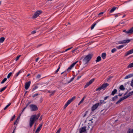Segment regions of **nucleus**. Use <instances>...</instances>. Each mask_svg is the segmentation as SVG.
Returning a JSON list of instances; mask_svg holds the SVG:
<instances>
[{"instance_id":"1","label":"nucleus","mask_w":133,"mask_h":133,"mask_svg":"<svg viewBox=\"0 0 133 133\" xmlns=\"http://www.w3.org/2000/svg\"><path fill=\"white\" fill-rule=\"evenodd\" d=\"M40 116V114L39 113L37 115H33L31 116L29 121L30 128H31L32 127L35 122L38 119Z\"/></svg>"},{"instance_id":"2","label":"nucleus","mask_w":133,"mask_h":133,"mask_svg":"<svg viewBox=\"0 0 133 133\" xmlns=\"http://www.w3.org/2000/svg\"><path fill=\"white\" fill-rule=\"evenodd\" d=\"M93 54H91L87 55L83 60V63L84 64H86L88 63L89 61L92 57Z\"/></svg>"},{"instance_id":"3","label":"nucleus","mask_w":133,"mask_h":133,"mask_svg":"<svg viewBox=\"0 0 133 133\" xmlns=\"http://www.w3.org/2000/svg\"><path fill=\"white\" fill-rule=\"evenodd\" d=\"M42 11L41 10H38L32 16V18L35 19L39 15L42 13Z\"/></svg>"},{"instance_id":"4","label":"nucleus","mask_w":133,"mask_h":133,"mask_svg":"<svg viewBox=\"0 0 133 133\" xmlns=\"http://www.w3.org/2000/svg\"><path fill=\"white\" fill-rule=\"evenodd\" d=\"M29 107L31 109V111H35L38 110V108L37 106L35 104H31Z\"/></svg>"},{"instance_id":"5","label":"nucleus","mask_w":133,"mask_h":133,"mask_svg":"<svg viewBox=\"0 0 133 133\" xmlns=\"http://www.w3.org/2000/svg\"><path fill=\"white\" fill-rule=\"evenodd\" d=\"M86 127L84 126L81 127L79 129V133H83V132H85L86 131Z\"/></svg>"},{"instance_id":"6","label":"nucleus","mask_w":133,"mask_h":133,"mask_svg":"<svg viewBox=\"0 0 133 133\" xmlns=\"http://www.w3.org/2000/svg\"><path fill=\"white\" fill-rule=\"evenodd\" d=\"M99 103H97L95 104L94 105H93L91 108V110L92 111H94L99 106Z\"/></svg>"},{"instance_id":"7","label":"nucleus","mask_w":133,"mask_h":133,"mask_svg":"<svg viewBox=\"0 0 133 133\" xmlns=\"http://www.w3.org/2000/svg\"><path fill=\"white\" fill-rule=\"evenodd\" d=\"M131 39H127L126 40H123L119 41V44H125L128 43L130 42Z\"/></svg>"},{"instance_id":"8","label":"nucleus","mask_w":133,"mask_h":133,"mask_svg":"<svg viewBox=\"0 0 133 133\" xmlns=\"http://www.w3.org/2000/svg\"><path fill=\"white\" fill-rule=\"evenodd\" d=\"M78 62V61L72 64H71L70 66L69 67L67 70V71H69V70H70Z\"/></svg>"},{"instance_id":"9","label":"nucleus","mask_w":133,"mask_h":133,"mask_svg":"<svg viewBox=\"0 0 133 133\" xmlns=\"http://www.w3.org/2000/svg\"><path fill=\"white\" fill-rule=\"evenodd\" d=\"M31 84V82L29 81L27 82H26L25 85V88L26 90H27L29 87L30 86Z\"/></svg>"},{"instance_id":"10","label":"nucleus","mask_w":133,"mask_h":133,"mask_svg":"<svg viewBox=\"0 0 133 133\" xmlns=\"http://www.w3.org/2000/svg\"><path fill=\"white\" fill-rule=\"evenodd\" d=\"M42 125L43 124H40L39 125V127L36 129L35 133H39L42 128Z\"/></svg>"},{"instance_id":"11","label":"nucleus","mask_w":133,"mask_h":133,"mask_svg":"<svg viewBox=\"0 0 133 133\" xmlns=\"http://www.w3.org/2000/svg\"><path fill=\"white\" fill-rule=\"evenodd\" d=\"M133 53V49H131L126 52L124 55V56L126 57L128 55Z\"/></svg>"},{"instance_id":"12","label":"nucleus","mask_w":133,"mask_h":133,"mask_svg":"<svg viewBox=\"0 0 133 133\" xmlns=\"http://www.w3.org/2000/svg\"><path fill=\"white\" fill-rule=\"evenodd\" d=\"M126 99V97L125 96L123 97H121V98L119 99L118 100L116 103V104H117L119 103L120 102L122 101L123 100H124V99Z\"/></svg>"},{"instance_id":"13","label":"nucleus","mask_w":133,"mask_h":133,"mask_svg":"<svg viewBox=\"0 0 133 133\" xmlns=\"http://www.w3.org/2000/svg\"><path fill=\"white\" fill-rule=\"evenodd\" d=\"M109 84L107 83H104L102 85L101 87L103 89L105 88L108 86L109 85Z\"/></svg>"},{"instance_id":"14","label":"nucleus","mask_w":133,"mask_h":133,"mask_svg":"<svg viewBox=\"0 0 133 133\" xmlns=\"http://www.w3.org/2000/svg\"><path fill=\"white\" fill-rule=\"evenodd\" d=\"M128 34H131L133 33V26L129 29L127 32Z\"/></svg>"},{"instance_id":"15","label":"nucleus","mask_w":133,"mask_h":133,"mask_svg":"<svg viewBox=\"0 0 133 133\" xmlns=\"http://www.w3.org/2000/svg\"><path fill=\"white\" fill-rule=\"evenodd\" d=\"M117 90L116 89H115L111 92V95L112 96L114 95L115 94L117 93Z\"/></svg>"},{"instance_id":"16","label":"nucleus","mask_w":133,"mask_h":133,"mask_svg":"<svg viewBox=\"0 0 133 133\" xmlns=\"http://www.w3.org/2000/svg\"><path fill=\"white\" fill-rule=\"evenodd\" d=\"M133 76V74H129L128 75L126 76V77H125L124 79H127L130 77H131Z\"/></svg>"},{"instance_id":"17","label":"nucleus","mask_w":133,"mask_h":133,"mask_svg":"<svg viewBox=\"0 0 133 133\" xmlns=\"http://www.w3.org/2000/svg\"><path fill=\"white\" fill-rule=\"evenodd\" d=\"M117 8L116 7H113L109 11V13L113 12Z\"/></svg>"},{"instance_id":"18","label":"nucleus","mask_w":133,"mask_h":133,"mask_svg":"<svg viewBox=\"0 0 133 133\" xmlns=\"http://www.w3.org/2000/svg\"><path fill=\"white\" fill-rule=\"evenodd\" d=\"M133 95V91H132L131 92H129L128 94L126 96H125L126 98H128L129 96H131L132 95Z\"/></svg>"},{"instance_id":"19","label":"nucleus","mask_w":133,"mask_h":133,"mask_svg":"<svg viewBox=\"0 0 133 133\" xmlns=\"http://www.w3.org/2000/svg\"><path fill=\"white\" fill-rule=\"evenodd\" d=\"M101 57H100V56H98L97 58L96 59V62H99L100 61H101Z\"/></svg>"},{"instance_id":"20","label":"nucleus","mask_w":133,"mask_h":133,"mask_svg":"<svg viewBox=\"0 0 133 133\" xmlns=\"http://www.w3.org/2000/svg\"><path fill=\"white\" fill-rule=\"evenodd\" d=\"M98 21H96L91 26V30L92 29H94V27L96 24L98 22Z\"/></svg>"},{"instance_id":"21","label":"nucleus","mask_w":133,"mask_h":133,"mask_svg":"<svg viewBox=\"0 0 133 133\" xmlns=\"http://www.w3.org/2000/svg\"><path fill=\"white\" fill-rule=\"evenodd\" d=\"M106 53H103L102 54L101 57L103 59H104L106 58Z\"/></svg>"},{"instance_id":"22","label":"nucleus","mask_w":133,"mask_h":133,"mask_svg":"<svg viewBox=\"0 0 133 133\" xmlns=\"http://www.w3.org/2000/svg\"><path fill=\"white\" fill-rule=\"evenodd\" d=\"M118 98V96L117 95H116L115 96H114V97L112 98V101H114L116 99Z\"/></svg>"},{"instance_id":"23","label":"nucleus","mask_w":133,"mask_h":133,"mask_svg":"<svg viewBox=\"0 0 133 133\" xmlns=\"http://www.w3.org/2000/svg\"><path fill=\"white\" fill-rule=\"evenodd\" d=\"M119 88L120 90L122 91H123L125 89V88H124V86L122 85L120 86Z\"/></svg>"},{"instance_id":"24","label":"nucleus","mask_w":133,"mask_h":133,"mask_svg":"<svg viewBox=\"0 0 133 133\" xmlns=\"http://www.w3.org/2000/svg\"><path fill=\"white\" fill-rule=\"evenodd\" d=\"M133 67V63H131L129 64V65L127 66V68H132Z\"/></svg>"},{"instance_id":"25","label":"nucleus","mask_w":133,"mask_h":133,"mask_svg":"<svg viewBox=\"0 0 133 133\" xmlns=\"http://www.w3.org/2000/svg\"><path fill=\"white\" fill-rule=\"evenodd\" d=\"M75 77H73L71 78L70 80L68 81L66 83H65V84H68L70 83L71 81H72L74 79V78Z\"/></svg>"},{"instance_id":"26","label":"nucleus","mask_w":133,"mask_h":133,"mask_svg":"<svg viewBox=\"0 0 133 133\" xmlns=\"http://www.w3.org/2000/svg\"><path fill=\"white\" fill-rule=\"evenodd\" d=\"M61 66V64H60L59 65V66H58V68L57 69V70L55 71V74H56L58 72V71H59V70L60 69Z\"/></svg>"},{"instance_id":"27","label":"nucleus","mask_w":133,"mask_h":133,"mask_svg":"<svg viewBox=\"0 0 133 133\" xmlns=\"http://www.w3.org/2000/svg\"><path fill=\"white\" fill-rule=\"evenodd\" d=\"M22 72V70H19L16 74L15 76V77H16L18 76Z\"/></svg>"},{"instance_id":"28","label":"nucleus","mask_w":133,"mask_h":133,"mask_svg":"<svg viewBox=\"0 0 133 133\" xmlns=\"http://www.w3.org/2000/svg\"><path fill=\"white\" fill-rule=\"evenodd\" d=\"M5 38L4 37H2L0 38V43L3 42L5 40Z\"/></svg>"},{"instance_id":"29","label":"nucleus","mask_w":133,"mask_h":133,"mask_svg":"<svg viewBox=\"0 0 133 133\" xmlns=\"http://www.w3.org/2000/svg\"><path fill=\"white\" fill-rule=\"evenodd\" d=\"M7 85H6L1 89L0 90V92H1L4 91L7 88Z\"/></svg>"},{"instance_id":"30","label":"nucleus","mask_w":133,"mask_h":133,"mask_svg":"<svg viewBox=\"0 0 133 133\" xmlns=\"http://www.w3.org/2000/svg\"><path fill=\"white\" fill-rule=\"evenodd\" d=\"M56 91L54 90V91H51V94H50L49 95V96L50 97L54 95V94L55 92Z\"/></svg>"},{"instance_id":"31","label":"nucleus","mask_w":133,"mask_h":133,"mask_svg":"<svg viewBox=\"0 0 133 133\" xmlns=\"http://www.w3.org/2000/svg\"><path fill=\"white\" fill-rule=\"evenodd\" d=\"M124 46V45H119L118 46H117L116 47V48L118 49H120L123 48Z\"/></svg>"},{"instance_id":"32","label":"nucleus","mask_w":133,"mask_h":133,"mask_svg":"<svg viewBox=\"0 0 133 133\" xmlns=\"http://www.w3.org/2000/svg\"><path fill=\"white\" fill-rule=\"evenodd\" d=\"M7 80V79L6 78H5L1 82V84L4 83Z\"/></svg>"},{"instance_id":"33","label":"nucleus","mask_w":133,"mask_h":133,"mask_svg":"<svg viewBox=\"0 0 133 133\" xmlns=\"http://www.w3.org/2000/svg\"><path fill=\"white\" fill-rule=\"evenodd\" d=\"M127 133H133V129L131 130L129 129V130L127 131Z\"/></svg>"},{"instance_id":"34","label":"nucleus","mask_w":133,"mask_h":133,"mask_svg":"<svg viewBox=\"0 0 133 133\" xmlns=\"http://www.w3.org/2000/svg\"><path fill=\"white\" fill-rule=\"evenodd\" d=\"M11 103H9L7 105H6L5 107L3 109L4 110H5L9 106L11 105Z\"/></svg>"},{"instance_id":"35","label":"nucleus","mask_w":133,"mask_h":133,"mask_svg":"<svg viewBox=\"0 0 133 133\" xmlns=\"http://www.w3.org/2000/svg\"><path fill=\"white\" fill-rule=\"evenodd\" d=\"M12 74V72H10L9 73L7 76V78L8 79L9 78Z\"/></svg>"},{"instance_id":"36","label":"nucleus","mask_w":133,"mask_h":133,"mask_svg":"<svg viewBox=\"0 0 133 133\" xmlns=\"http://www.w3.org/2000/svg\"><path fill=\"white\" fill-rule=\"evenodd\" d=\"M15 117H16V116L15 115H14L12 117L10 121V122H11V121H13L14 119L15 118Z\"/></svg>"},{"instance_id":"37","label":"nucleus","mask_w":133,"mask_h":133,"mask_svg":"<svg viewBox=\"0 0 133 133\" xmlns=\"http://www.w3.org/2000/svg\"><path fill=\"white\" fill-rule=\"evenodd\" d=\"M102 89H103L101 86L99 87L98 88L96 89V91H100Z\"/></svg>"},{"instance_id":"38","label":"nucleus","mask_w":133,"mask_h":133,"mask_svg":"<svg viewBox=\"0 0 133 133\" xmlns=\"http://www.w3.org/2000/svg\"><path fill=\"white\" fill-rule=\"evenodd\" d=\"M21 56V55H19L17 56L15 58L16 61H17L19 58V57Z\"/></svg>"},{"instance_id":"39","label":"nucleus","mask_w":133,"mask_h":133,"mask_svg":"<svg viewBox=\"0 0 133 133\" xmlns=\"http://www.w3.org/2000/svg\"><path fill=\"white\" fill-rule=\"evenodd\" d=\"M38 87L36 86L34 87L32 89V92L33 91L37 89L38 88Z\"/></svg>"},{"instance_id":"40","label":"nucleus","mask_w":133,"mask_h":133,"mask_svg":"<svg viewBox=\"0 0 133 133\" xmlns=\"http://www.w3.org/2000/svg\"><path fill=\"white\" fill-rule=\"evenodd\" d=\"M95 79V78H93V79H91L90 81H89L90 83L91 84L92 83L94 82V81Z\"/></svg>"},{"instance_id":"41","label":"nucleus","mask_w":133,"mask_h":133,"mask_svg":"<svg viewBox=\"0 0 133 133\" xmlns=\"http://www.w3.org/2000/svg\"><path fill=\"white\" fill-rule=\"evenodd\" d=\"M117 51V49H116V48H114L113 49H112V50H111V52H112V53H114V52H116V51Z\"/></svg>"},{"instance_id":"42","label":"nucleus","mask_w":133,"mask_h":133,"mask_svg":"<svg viewBox=\"0 0 133 133\" xmlns=\"http://www.w3.org/2000/svg\"><path fill=\"white\" fill-rule=\"evenodd\" d=\"M127 21H124L122 22H120L119 24H125L127 23Z\"/></svg>"},{"instance_id":"43","label":"nucleus","mask_w":133,"mask_h":133,"mask_svg":"<svg viewBox=\"0 0 133 133\" xmlns=\"http://www.w3.org/2000/svg\"><path fill=\"white\" fill-rule=\"evenodd\" d=\"M76 98V97L74 96L71 98L70 99V100L72 102Z\"/></svg>"},{"instance_id":"44","label":"nucleus","mask_w":133,"mask_h":133,"mask_svg":"<svg viewBox=\"0 0 133 133\" xmlns=\"http://www.w3.org/2000/svg\"><path fill=\"white\" fill-rule=\"evenodd\" d=\"M86 96H84L82 98V99L80 101V102L82 103L84 101L85 98H86Z\"/></svg>"},{"instance_id":"45","label":"nucleus","mask_w":133,"mask_h":133,"mask_svg":"<svg viewBox=\"0 0 133 133\" xmlns=\"http://www.w3.org/2000/svg\"><path fill=\"white\" fill-rule=\"evenodd\" d=\"M90 85L88 83V82L86 83L85 84V85L84 86V88H85L87 87H88Z\"/></svg>"},{"instance_id":"46","label":"nucleus","mask_w":133,"mask_h":133,"mask_svg":"<svg viewBox=\"0 0 133 133\" xmlns=\"http://www.w3.org/2000/svg\"><path fill=\"white\" fill-rule=\"evenodd\" d=\"M103 100H100V101L99 103V106H100L102 104H103V102H102Z\"/></svg>"},{"instance_id":"47","label":"nucleus","mask_w":133,"mask_h":133,"mask_svg":"<svg viewBox=\"0 0 133 133\" xmlns=\"http://www.w3.org/2000/svg\"><path fill=\"white\" fill-rule=\"evenodd\" d=\"M38 93L35 94H34V95H32V97H33L34 98L35 96H38Z\"/></svg>"},{"instance_id":"48","label":"nucleus","mask_w":133,"mask_h":133,"mask_svg":"<svg viewBox=\"0 0 133 133\" xmlns=\"http://www.w3.org/2000/svg\"><path fill=\"white\" fill-rule=\"evenodd\" d=\"M72 47H71L70 48H69L68 49H66L65 51H64L63 52H66V51H68V50H70L71 49H72Z\"/></svg>"},{"instance_id":"49","label":"nucleus","mask_w":133,"mask_h":133,"mask_svg":"<svg viewBox=\"0 0 133 133\" xmlns=\"http://www.w3.org/2000/svg\"><path fill=\"white\" fill-rule=\"evenodd\" d=\"M61 128H59V129L57 130V131L56 132V133H60L61 130Z\"/></svg>"},{"instance_id":"50","label":"nucleus","mask_w":133,"mask_h":133,"mask_svg":"<svg viewBox=\"0 0 133 133\" xmlns=\"http://www.w3.org/2000/svg\"><path fill=\"white\" fill-rule=\"evenodd\" d=\"M69 104H68V103H66L64 106V109H65V108Z\"/></svg>"},{"instance_id":"51","label":"nucleus","mask_w":133,"mask_h":133,"mask_svg":"<svg viewBox=\"0 0 133 133\" xmlns=\"http://www.w3.org/2000/svg\"><path fill=\"white\" fill-rule=\"evenodd\" d=\"M41 77V75L40 74H38L36 76V78L37 79H39Z\"/></svg>"},{"instance_id":"52","label":"nucleus","mask_w":133,"mask_h":133,"mask_svg":"<svg viewBox=\"0 0 133 133\" xmlns=\"http://www.w3.org/2000/svg\"><path fill=\"white\" fill-rule=\"evenodd\" d=\"M88 112V111H86L85 113V114L83 116V117H85V116H86V115H87V113Z\"/></svg>"},{"instance_id":"53","label":"nucleus","mask_w":133,"mask_h":133,"mask_svg":"<svg viewBox=\"0 0 133 133\" xmlns=\"http://www.w3.org/2000/svg\"><path fill=\"white\" fill-rule=\"evenodd\" d=\"M31 103L30 102H28L26 104L25 107L26 108Z\"/></svg>"},{"instance_id":"54","label":"nucleus","mask_w":133,"mask_h":133,"mask_svg":"<svg viewBox=\"0 0 133 133\" xmlns=\"http://www.w3.org/2000/svg\"><path fill=\"white\" fill-rule=\"evenodd\" d=\"M104 13L103 12H101L99 13L98 14V16H101V15L103 14H104Z\"/></svg>"},{"instance_id":"55","label":"nucleus","mask_w":133,"mask_h":133,"mask_svg":"<svg viewBox=\"0 0 133 133\" xmlns=\"http://www.w3.org/2000/svg\"><path fill=\"white\" fill-rule=\"evenodd\" d=\"M19 118V117L18 116V118H17V119L15 121V122H14V125H15V124H16V123H17V122L18 119Z\"/></svg>"},{"instance_id":"56","label":"nucleus","mask_w":133,"mask_h":133,"mask_svg":"<svg viewBox=\"0 0 133 133\" xmlns=\"http://www.w3.org/2000/svg\"><path fill=\"white\" fill-rule=\"evenodd\" d=\"M109 97V96H107L104 97V100L107 99Z\"/></svg>"},{"instance_id":"57","label":"nucleus","mask_w":133,"mask_h":133,"mask_svg":"<svg viewBox=\"0 0 133 133\" xmlns=\"http://www.w3.org/2000/svg\"><path fill=\"white\" fill-rule=\"evenodd\" d=\"M71 102L69 99L68 101L66 103L69 104Z\"/></svg>"},{"instance_id":"58","label":"nucleus","mask_w":133,"mask_h":133,"mask_svg":"<svg viewBox=\"0 0 133 133\" xmlns=\"http://www.w3.org/2000/svg\"><path fill=\"white\" fill-rule=\"evenodd\" d=\"M130 85L132 87H133V81L132 80H131Z\"/></svg>"},{"instance_id":"59","label":"nucleus","mask_w":133,"mask_h":133,"mask_svg":"<svg viewBox=\"0 0 133 133\" xmlns=\"http://www.w3.org/2000/svg\"><path fill=\"white\" fill-rule=\"evenodd\" d=\"M42 116H43L42 115H41V116L40 118H39V121H41L42 120Z\"/></svg>"},{"instance_id":"60","label":"nucleus","mask_w":133,"mask_h":133,"mask_svg":"<svg viewBox=\"0 0 133 133\" xmlns=\"http://www.w3.org/2000/svg\"><path fill=\"white\" fill-rule=\"evenodd\" d=\"M123 32H125L127 34H128L127 32L128 31H127L126 30H124L123 31Z\"/></svg>"},{"instance_id":"61","label":"nucleus","mask_w":133,"mask_h":133,"mask_svg":"<svg viewBox=\"0 0 133 133\" xmlns=\"http://www.w3.org/2000/svg\"><path fill=\"white\" fill-rule=\"evenodd\" d=\"M36 31L35 30H34L32 31V34H34L36 33Z\"/></svg>"},{"instance_id":"62","label":"nucleus","mask_w":133,"mask_h":133,"mask_svg":"<svg viewBox=\"0 0 133 133\" xmlns=\"http://www.w3.org/2000/svg\"><path fill=\"white\" fill-rule=\"evenodd\" d=\"M67 73H66V72L63 74V76H64V77H65V76H66V75H67Z\"/></svg>"},{"instance_id":"63","label":"nucleus","mask_w":133,"mask_h":133,"mask_svg":"<svg viewBox=\"0 0 133 133\" xmlns=\"http://www.w3.org/2000/svg\"><path fill=\"white\" fill-rule=\"evenodd\" d=\"M39 57H38L37 58H36L35 60L36 62H37L38 60V59H39Z\"/></svg>"},{"instance_id":"64","label":"nucleus","mask_w":133,"mask_h":133,"mask_svg":"<svg viewBox=\"0 0 133 133\" xmlns=\"http://www.w3.org/2000/svg\"><path fill=\"white\" fill-rule=\"evenodd\" d=\"M82 76H78L77 77V80L78 79H79L80 78H81Z\"/></svg>"}]
</instances>
